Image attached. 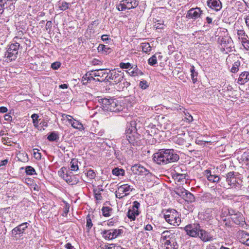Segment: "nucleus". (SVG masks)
<instances>
[{"mask_svg":"<svg viewBox=\"0 0 249 249\" xmlns=\"http://www.w3.org/2000/svg\"><path fill=\"white\" fill-rule=\"evenodd\" d=\"M59 87L62 89H67L68 88L67 85L65 84L61 85Z\"/></svg>","mask_w":249,"mask_h":249,"instance_id":"obj_63","label":"nucleus"},{"mask_svg":"<svg viewBox=\"0 0 249 249\" xmlns=\"http://www.w3.org/2000/svg\"><path fill=\"white\" fill-rule=\"evenodd\" d=\"M148 63L151 65H155L157 63V58L155 55H153L148 59Z\"/></svg>","mask_w":249,"mask_h":249,"instance_id":"obj_37","label":"nucleus"},{"mask_svg":"<svg viewBox=\"0 0 249 249\" xmlns=\"http://www.w3.org/2000/svg\"><path fill=\"white\" fill-rule=\"evenodd\" d=\"M87 177H88L92 179V178H93L95 177V174L93 172V170H89L88 171V172L87 173Z\"/></svg>","mask_w":249,"mask_h":249,"instance_id":"obj_44","label":"nucleus"},{"mask_svg":"<svg viewBox=\"0 0 249 249\" xmlns=\"http://www.w3.org/2000/svg\"><path fill=\"white\" fill-rule=\"evenodd\" d=\"M60 66V63L58 62H54L51 65L52 68L54 70H57Z\"/></svg>","mask_w":249,"mask_h":249,"instance_id":"obj_47","label":"nucleus"},{"mask_svg":"<svg viewBox=\"0 0 249 249\" xmlns=\"http://www.w3.org/2000/svg\"><path fill=\"white\" fill-rule=\"evenodd\" d=\"M102 108L105 110L118 112L123 109V107L115 99H101L100 101Z\"/></svg>","mask_w":249,"mask_h":249,"instance_id":"obj_2","label":"nucleus"},{"mask_svg":"<svg viewBox=\"0 0 249 249\" xmlns=\"http://www.w3.org/2000/svg\"><path fill=\"white\" fill-rule=\"evenodd\" d=\"M65 119H67V120L69 122V123L71 124V123H72L73 118L71 115L64 114L62 115V120Z\"/></svg>","mask_w":249,"mask_h":249,"instance_id":"obj_36","label":"nucleus"},{"mask_svg":"<svg viewBox=\"0 0 249 249\" xmlns=\"http://www.w3.org/2000/svg\"><path fill=\"white\" fill-rule=\"evenodd\" d=\"M132 172L136 175L145 174L147 170L143 166L140 165L136 164L131 167Z\"/></svg>","mask_w":249,"mask_h":249,"instance_id":"obj_15","label":"nucleus"},{"mask_svg":"<svg viewBox=\"0 0 249 249\" xmlns=\"http://www.w3.org/2000/svg\"><path fill=\"white\" fill-rule=\"evenodd\" d=\"M64 180L70 185L76 184L78 182V179L74 176H70L66 174L63 177Z\"/></svg>","mask_w":249,"mask_h":249,"instance_id":"obj_20","label":"nucleus"},{"mask_svg":"<svg viewBox=\"0 0 249 249\" xmlns=\"http://www.w3.org/2000/svg\"><path fill=\"white\" fill-rule=\"evenodd\" d=\"M33 119V123L35 127L38 126V116L36 114H34L31 116Z\"/></svg>","mask_w":249,"mask_h":249,"instance_id":"obj_35","label":"nucleus"},{"mask_svg":"<svg viewBox=\"0 0 249 249\" xmlns=\"http://www.w3.org/2000/svg\"><path fill=\"white\" fill-rule=\"evenodd\" d=\"M136 215V214L134 213L130 210H129V211L127 212L128 217L132 220H134L135 219V217Z\"/></svg>","mask_w":249,"mask_h":249,"instance_id":"obj_39","label":"nucleus"},{"mask_svg":"<svg viewBox=\"0 0 249 249\" xmlns=\"http://www.w3.org/2000/svg\"><path fill=\"white\" fill-rule=\"evenodd\" d=\"M26 224L27 223H24L16 227L12 231V234L16 235L23 233L27 227Z\"/></svg>","mask_w":249,"mask_h":249,"instance_id":"obj_16","label":"nucleus"},{"mask_svg":"<svg viewBox=\"0 0 249 249\" xmlns=\"http://www.w3.org/2000/svg\"><path fill=\"white\" fill-rule=\"evenodd\" d=\"M121 232L122 230H114L104 231L103 233L106 238L111 240L116 238Z\"/></svg>","mask_w":249,"mask_h":249,"instance_id":"obj_7","label":"nucleus"},{"mask_svg":"<svg viewBox=\"0 0 249 249\" xmlns=\"http://www.w3.org/2000/svg\"><path fill=\"white\" fill-rule=\"evenodd\" d=\"M227 181L228 184L230 185L235 184L236 182V179L234 176L233 172H229L227 175Z\"/></svg>","mask_w":249,"mask_h":249,"instance_id":"obj_24","label":"nucleus"},{"mask_svg":"<svg viewBox=\"0 0 249 249\" xmlns=\"http://www.w3.org/2000/svg\"><path fill=\"white\" fill-rule=\"evenodd\" d=\"M87 226L88 228H90L92 226L91 220L90 218H87Z\"/></svg>","mask_w":249,"mask_h":249,"instance_id":"obj_52","label":"nucleus"},{"mask_svg":"<svg viewBox=\"0 0 249 249\" xmlns=\"http://www.w3.org/2000/svg\"><path fill=\"white\" fill-rule=\"evenodd\" d=\"M166 221L173 226H178L181 222L178 214L175 210H168L164 214Z\"/></svg>","mask_w":249,"mask_h":249,"instance_id":"obj_3","label":"nucleus"},{"mask_svg":"<svg viewBox=\"0 0 249 249\" xmlns=\"http://www.w3.org/2000/svg\"><path fill=\"white\" fill-rule=\"evenodd\" d=\"M18 46V44H11L5 54L7 57L11 60L14 59L17 57Z\"/></svg>","mask_w":249,"mask_h":249,"instance_id":"obj_6","label":"nucleus"},{"mask_svg":"<svg viewBox=\"0 0 249 249\" xmlns=\"http://www.w3.org/2000/svg\"><path fill=\"white\" fill-rule=\"evenodd\" d=\"M207 5L215 11L219 10L222 7L221 2L219 0H209L207 1Z\"/></svg>","mask_w":249,"mask_h":249,"instance_id":"obj_9","label":"nucleus"},{"mask_svg":"<svg viewBox=\"0 0 249 249\" xmlns=\"http://www.w3.org/2000/svg\"><path fill=\"white\" fill-rule=\"evenodd\" d=\"M153 159L157 164H166L178 161L179 156L173 149H161L154 154Z\"/></svg>","mask_w":249,"mask_h":249,"instance_id":"obj_1","label":"nucleus"},{"mask_svg":"<svg viewBox=\"0 0 249 249\" xmlns=\"http://www.w3.org/2000/svg\"><path fill=\"white\" fill-rule=\"evenodd\" d=\"M241 43L246 49L249 50V40L248 38L245 39V41H243Z\"/></svg>","mask_w":249,"mask_h":249,"instance_id":"obj_43","label":"nucleus"},{"mask_svg":"<svg viewBox=\"0 0 249 249\" xmlns=\"http://www.w3.org/2000/svg\"><path fill=\"white\" fill-rule=\"evenodd\" d=\"M102 39L103 40H108V36L106 35H103L102 36Z\"/></svg>","mask_w":249,"mask_h":249,"instance_id":"obj_62","label":"nucleus"},{"mask_svg":"<svg viewBox=\"0 0 249 249\" xmlns=\"http://www.w3.org/2000/svg\"><path fill=\"white\" fill-rule=\"evenodd\" d=\"M35 172V169L31 166H27L26 168V172L28 175H33Z\"/></svg>","mask_w":249,"mask_h":249,"instance_id":"obj_41","label":"nucleus"},{"mask_svg":"<svg viewBox=\"0 0 249 249\" xmlns=\"http://www.w3.org/2000/svg\"><path fill=\"white\" fill-rule=\"evenodd\" d=\"M96 191L97 190L94 191L95 197L97 199L100 200L101 199L102 196L99 193V192L96 193Z\"/></svg>","mask_w":249,"mask_h":249,"instance_id":"obj_54","label":"nucleus"},{"mask_svg":"<svg viewBox=\"0 0 249 249\" xmlns=\"http://www.w3.org/2000/svg\"><path fill=\"white\" fill-rule=\"evenodd\" d=\"M132 189L130 187V186L127 185V184H124L120 186L118 188V194H123L124 193V196H126L129 194V192L130 191H132Z\"/></svg>","mask_w":249,"mask_h":249,"instance_id":"obj_21","label":"nucleus"},{"mask_svg":"<svg viewBox=\"0 0 249 249\" xmlns=\"http://www.w3.org/2000/svg\"><path fill=\"white\" fill-rule=\"evenodd\" d=\"M110 78L113 80L114 82L116 83H118L121 82L124 79L123 76V75H122V74L116 72H115L114 74H112L111 76L110 77Z\"/></svg>","mask_w":249,"mask_h":249,"instance_id":"obj_25","label":"nucleus"},{"mask_svg":"<svg viewBox=\"0 0 249 249\" xmlns=\"http://www.w3.org/2000/svg\"><path fill=\"white\" fill-rule=\"evenodd\" d=\"M185 194L186 195L188 198L190 199V200H192V199H194V196L191 193H186Z\"/></svg>","mask_w":249,"mask_h":249,"instance_id":"obj_58","label":"nucleus"},{"mask_svg":"<svg viewBox=\"0 0 249 249\" xmlns=\"http://www.w3.org/2000/svg\"><path fill=\"white\" fill-rule=\"evenodd\" d=\"M238 237L240 241L243 244H245L247 241V238L249 237V234L244 231H241L238 233Z\"/></svg>","mask_w":249,"mask_h":249,"instance_id":"obj_23","label":"nucleus"},{"mask_svg":"<svg viewBox=\"0 0 249 249\" xmlns=\"http://www.w3.org/2000/svg\"><path fill=\"white\" fill-rule=\"evenodd\" d=\"M59 7L61 10H65L69 8V4L67 2H62Z\"/></svg>","mask_w":249,"mask_h":249,"instance_id":"obj_42","label":"nucleus"},{"mask_svg":"<svg viewBox=\"0 0 249 249\" xmlns=\"http://www.w3.org/2000/svg\"><path fill=\"white\" fill-rule=\"evenodd\" d=\"M11 118V116L9 114H5L4 115V119L7 121H9Z\"/></svg>","mask_w":249,"mask_h":249,"instance_id":"obj_60","label":"nucleus"},{"mask_svg":"<svg viewBox=\"0 0 249 249\" xmlns=\"http://www.w3.org/2000/svg\"><path fill=\"white\" fill-rule=\"evenodd\" d=\"M163 244L166 247L165 249H177L178 248V245L176 240L174 242L166 241Z\"/></svg>","mask_w":249,"mask_h":249,"instance_id":"obj_22","label":"nucleus"},{"mask_svg":"<svg viewBox=\"0 0 249 249\" xmlns=\"http://www.w3.org/2000/svg\"><path fill=\"white\" fill-rule=\"evenodd\" d=\"M140 206V203L137 201H135L133 203V206L131 209H129L134 213L136 214V215L139 214L138 208Z\"/></svg>","mask_w":249,"mask_h":249,"instance_id":"obj_29","label":"nucleus"},{"mask_svg":"<svg viewBox=\"0 0 249 249\" xmlns=\"http://www.w3.org/2000/svg\"><path fill=\"white\" fill-rule=\"evenodd\" d=\"M57 135L54 133H52L48 137V139L50 141H54L57 139Z\"/></svg>","mask_w":249,"mask_h":249,"instance_id":"obj_45","label":"nucleus"},{"mask_svg":"<svg viewBox=\"0 0 249 249\" xmlns=\"http://www.w3.org/2000/svg\"><path fill=\"white\" fill-rule=\"evenodd\" d=\"M205 176L209 181L212 182H217L219 180V178L218 176L215 175H212L211 171L208 170L205 171Z\"/></svg>","mask_w":249,"mask_h":249,"instance_id":"obj_17","label":"nucleus"},{"mask_svg":"<svg viewBox=\"0 0 249 249\" xmlns=\"http://www.w3.org/2000/svg\"><path fill=\"white\" fill-rule=\"evenodd\" d=\"M237 36L238 39L241 42L245 41V39L248 38V36L245 34L243 30H238Z\"/></svg>","mask_w":249,"mask_h":249,"instance_id":"obj_27","label":"nucleus"},{"mask_svg":"<svg viewBox=\"0 0 249 249\" xmlns=\"http://www.w3.org/2000/svg\"><path fill=\"white\" fill-rule=\"evenodd\" d=\"M123 6H124L126 9H130L131 8H135L138 5L137 1L136 0H122Z\"/></svg>","mask_w":249,"mask_h":249,"instance_id":"obj_11","label":"nucleus"},{"mask_svg":"<svg viewBox=\"0 0 249 249\" xmlns=\"http://www.w3.org/2000/svg\"><path fill=\"white\" fill-rule=\"evenodd\" d=\"M126 137L127 141L130 143H133L136 141L138 138V136L136 134L135 129L133 130L129 128L127 130L126 132Z\"/></svg>","mask_w":249,"mask_h":249,"instance_id":"obj_8","label":"nucleus"},{"mask_svg":"<svg viewBox=\"0 0 249 249\" xmlns=\"http://www.w3.org/2000/svg\"><path fill=\"white\" fill-rule=\"evenodd\" d=\"M34 157L36 158V159H40L41 158V155L40 153H38V152H36L35 151L34 152Z\"/></svg>","mask_w":249,"mask_h":249,"instance_id":"obj_56","label":"nucleus"},{"mask_svg":"<svg viewBox=\"0 0 249 249\" xmlns=\"http://www.w3.org/2000/svg\"><path fill=\"white\" fill-rule=\"evenodd\" d=\"M147 131L149 132H151V133H156V128H155V125L153 124L149 125L147 126Z\"/></svg>","mask_w":249,"mask_h":249,"instance_id":"obj_40","label":"nucleus"},{"mask_svg":"<svg viewBox=\"0 0 249 249\" xmlns=\"http://www.w3.org/2000/svg\"><path fill=\"white\" fill-rule=\"evenodd\" d=\"M140 86L142 89H145L148 87L145 81H141L140 83Z\"/></svg>","mask_w":249,"mask_h":249,"instance_id":"obj_49","label":"nucleus"},{"mask_svg":"<svg viewBox=\"0 0 249 249\" xmlns=\"http://www.w3.org/2000/svg\"><path fill=\"white\" fill-rule=\"evenodd\" d=\"M3 11V4L2 3V1H0V14H2Z\"/></svg>","mask_w":249,"mask_h":249,"instance_id":"obj_59","label":"nucleus"},{"mask_svg":"<svg viewBox=\"0 0 249 249\" xmlns=\"http://www.w3.org/2000/svg\"><path fill=\"white\" fill-rule=\"evenodd\" d=\"M188 136L187 134L182 132L177 136V137L175 138V141L179 145H185L186 144V139Z\"/></svg>","mask_w":249,"mask_h":249,"instance_id":"obj_13","label":"nucleus"},{"mask_svg":"<svg viewBox=\"0 0 249 249\" xmlns=\"http://www.w3.org/2000/svg\"><path fill=\"white\" fill-rule=\"evenodd\" d=\"M117 8L118 10L119 11H123L124 10L126 9L125 8H124V6H123L122 0L121 1L120 3L118 6Z\"/></svg>","mask_w":249,"mask_h":249,"instance_id":"obj_53","label":"nucleus"},{"mask_svg":"<svg viewBox=\"0 0 249 249\" xmlns=\"http://www.w3.org/2000/svg\"><path fill=\"white\" fill-rule=\"evenodd\" d=\"M197 236L204 242L211 241L213 238L212 236L209 233L200 229L199 231V235Z\"/></svg>","mask_w":249,"mask_h":249,"instance_id":"obj_10","label":"nucleus"},{"mask_svg":"<svg viewBox=\"0 0 249 249\" xmlns=\"http://www.w3.org/2000/svg\"><path fill=\"white\" fill-rule=\"evenodd\" d=\"M112 173L116 176H123L124 174V171L122 169L115 168L112 170Z\"/></svg>","mask_w":249,"mask_h":249,"instance_id":"obj_32","label":"nucleus"},{"mask_svg":"<svg viewBox=\"0 0 249 249\" xmlns=\"http://www.w3.org/2000/svg\"><path fill=\"white\" fill-rule=\"evenodd\" d=\"M231 218L236 224H240L244 221V218L242 214L240 213H236L235 214H232Z\"/></svg>","mask_w":249,"mask_h":249,"instance_id":"obj_19","label":"nucleus"},{"mask_svg":"<svg viewBox=\"0 0 249 249\" xmlns=\"http://www.w3.org/2000/svg\"><path fill=\"white\" fill-rule=\"evenodd\" d=\"M1 141L4 144H7L10 142L9 138L8 137H2L1 139Z\"/></svg>","mask_w":249,"mask_h":249,"instance_id":"obj_51","label":"nucleus"},{"mask_svg":"<svg viewBox=\"0 0 249 249\" xmlns=\"http://www.w3.org/2000/svg\"><path fill=\"white\" fill-rule=\"evenodd\" d=\"M7 111V109L6 107H0V112L5 113Z\"/></svg>","mask_w":249,"mask_h":249,"instance_id":"obj_55","label":"nucleus"},{"mask_svg":"<svg viewBox=\"0 0 249 249\" xmlns=\"http://www.w3.org/2000/svg\"><path fill=\"white\" fill-rule=\"evenodd\" d=\"M184 120L187 121L188 122H191L193 121V117L189 114H185V117L184 118Z\"/></svg>","mask_w":249,"mask_h":249,"instance_id":"obj_48","label":"nucleus"},{"mask_svg":"<svg viewBox=\"0 0 249 249\" xmlns=\"http://www.w3.org/2000/svg\"><path fill=\"white\" fill-rule=\"evenodd\" d=\"M201 14V10L199 8L190 9L187 14V17L190 18L196 19L199 17Z\"/></svg>","mask_w":249,"mask_h":249,"instance_id":"obj_14","label":"nucleus"},{"mask_svg":"<svg viewBox=\"0 0 249 249\" xmlns=\"http://www.w3.org/2000/svg\"><path fill=\"white\" fill-rule=\"evenodd\" d=\"M163 26H164V25L162 23H157L154 25V27L156 29H163Z\"/></svg>","mask_w":249,"mask_h":249,"instance_id":"obj_50","label":"nucleus"},{"mask_svg":"<svg viewBox=\"0 0 249 249\" xmlns=\"http://www.w3.org/2000/svg\"><path fill=\"white\" fill-rule=\"evenodd\" d=\"M70 169L71 171H77L79 168L78 165V161L75 159L71 160L70 162Z\"/></svg>","mask_w":249,"mask_h":249,"instance_id":"obj_28","label":"nucleus"},{"mask_svg":"<svg viewBox=\"0 0 249 249\" xmlns=\"http://www.w3.org/2000/svg\"><path fill=\"white\" fill-rule=\"evenodd\" d=\"M120 66L121 68H123V69H128L130 67L131 64L129 63H121L120 64Z\"/></svg>","mask_w":249,"mask_h":249,"instance_id":"obj_46","label":"nucleus"},{"mask_svg":"<svg viewBox=\"0 0 249 249\" xmlns=\"http://www.w3.org/2000/svg\"><path fill=\"white\" fill-rule=\"evenodd\" d=\"M240 65V63L239 61H237L234 63L231 69V71L233 73H235L238 71V68Z\"/></svg>","mask_w":249,"mask_h":249,"instance_id":"obj_34","label":"nucleus"},{"mask_svg":"<svg viewBox=\"0 0 249 249\" xmlns=\"http://www.w3.org/2000/svg\"><path fill=\"white\" fill-rule=\"evenodd\" d=\"M71 125L75 129L79 130H83L84 129L83 124L78 121L73 119L72 123H71Z\"/></svg>","mask_w":249,"mask_h":249,"instance_id":"obj_26","label":"nucleus"},{"mask_svg":"<svg viewBox=\"0 0 249 249\" xmlns=\"http://www.w3.org/2000/svg\"><path fill=\"white\" fill-rule=\"evenodd\" d=\"M145 230L151 231L152 229V227L150 225H147L145 227Z\"/></svg>","mask_w":249,"mask_h":249,"instance_id":"obj_61","label":"nucleus"},{"mask_svg":"<svg viewBox=\"0 0 249 249\" xmlns=\"http://www.w3.org/2000/svg\"><path fill=\"white\" fill-rule=\"evenodd\" d=\"M249 80V73L247 71L242 72L239 76L238 79V83L239 84L242 85L247 82Z\"/></svg>","mask_w":249,"mask_h":249,"instance_id":"obj_18","label":"nucleus"},{"mask_svg":"<svg viewBox=\"0 0 249 249\" xmlns=\"http://www.w3.org/2000/svg\"><path fill=\"white\" fill-rule=\"evenodd\" d=\"M92 75L94 77H100L101 79H97V81H102L107 77L108 73L104 70H98L93 73Z\"/></svg>","mask_w":249,"mask_h":249,"instance_id":"obj_12","label":"nucleus"},{"mask_svg":"<svg viewBox=\"0 0 249 249\" xmlns=\"http://www.w3.org/2000/svg\"><path fill=\"white\" fill-rule=\"evenodd\" d=\"M187 234L192 237H196L199 235L200 226L198 225H189L185 227Z\"/></svg>","mask_w":249,"mask_h":249,"instance_id":"obj_4","label":"nucleus"},{"mask_svg":"<svg viewBox=\"0 0 249 249\" xmlns=\"http://www.w3.org/2000/svg\"><path fill=\"white\" fill-rule=\"evenodd\" d=\"M245 22L247 25L249 27V17H247L246 18Z\"/></svg>","mask_w":249,"mask_h":249,"instance_id":"obj_64","label":"nucleus"},{"mask_svg":"<svg viewBox=\"0 0 249 249\" xmlns=\"http://www.w3.org/2000/svg\"><path fill=\"white\" fill-rule=\"evenodd\" d=\"M110 209L108 207H103L102 208L103 214L105 216H109Z\"/></svg>","mask_w":249,"mask_h":249,"instance_id":"obj_38","label":"nucleus"},{"mask_svg":"<svg viewBox=\"0 0 249 249\" xmlns=\"http://www.w3.org/2000/svg\"><path fill=\"white\" fill-rule=\"evenodd\" d=\"M66 248L68 249H75L74 247L71 246L70 243H68L66 245Z\"/></svg>","mask_w":249,"mask_h":249,"instance_id":"obj_57","label":"nucleus"},{"mask_svg":"<svg viewBox=\"0 0 249 249\" xmlns=\"http://www.w3.org/2000/svg\"><path fill=\"white\" fill-rule=\"evenodd\" d=\"M141 48L143 52L148 53L151 51V46L148 43H143L141 44Z\"/></svg>","mask_w":249,"mask_h":249,"instance_id":"obj_31","label":"nucleus"},{"mask_svg":"<svg viewBox=\"0 0 249 249\" xmlns=\"http://www.w3.org/2000/svg\"><path fill=\"white\" fill-rule=\"evenodd\" d=\"M98 50L99 51H102L106 53H110V49L104 45H100L98 47Z\"/></svg>","mask_w":249,"mask_h":249,"instance_id":"obj_33","label":"nucleus"},{"mask_svg":"<svg viewBox=\"0 0 249 249\" xmlns=\"http://www.w3.org/2000/svg\"><path fill=\"white\" fill-rule=\"evenodd\" d=\"M176 235L175 233L172 232L170 231H164L161 234V240L162 241V243H164L166 241L174 242L176 240Z\"/></svg>","mask_w":249,"mask_h":249,"instance_id":"obj_5","label":"nucleus"},{"mask_svg":"<svg viewBox=\"0 0 249 249\" xmlns=\"http://www.w3.org/2000/svg\"><path fill=\"white\" fill-rule=\"evenodd\" d=\"M191 72L192 81L193 83H195L197 81L196 77L197 76V72L195 71L194 66H191Z\"/></svg>","mask_w":249,"mask_h":249,"instance_id":"obj_30","label":"nucleus"}]
</instances>
